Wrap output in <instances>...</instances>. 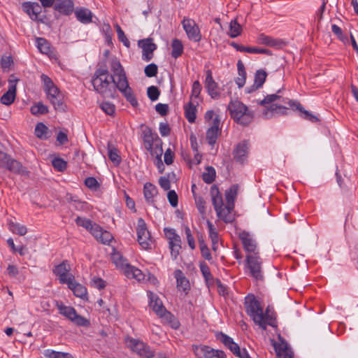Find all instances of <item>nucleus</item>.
<instances>
[{
  "label": "nucleus",
  "mask_w": 358,
  "mask_h": 358,
  "mask_svg": "<svg viewBox=\"0 0 358 358\" xmlns=\"http://www.w3.org/2000/svg\"><path fill=\"white\" fill-rule=\"evenodd\" d=\"M110 70L113 75L110 79L115 87L122 93L126 100L133 107L138 105V101L134 94L133 90L130 87L124 68L120 60L116 57H112L108 60Z\"/></svg>",
  "instance_id": "f257e3e1"
},
{
  "label": "nucleus",
  "mask_w": 358,
  "mask_h": 358,
  "mask_svg": "<svg viewBox=\"0 0 358 358\" xmlns=\"http://www.w3.org/2000/svg\"><path fill=\"white\" fill-rule=\"evenodd\" d=\"M281 91L282 90L280 89L277 91L276 94H268L259 102L261 106L264 107L262 112L264 118L271 119L275 115H287L289 108L286 105L288 106V104L282 101V99H286L287 98H283L279 94Z\"/></svg>",
  "instance_id": "f03ea898"
},
{
  "label": "nucleus",
  "mask_w": 358,
  "mask_h": 358,
  "mask_svg": "<svg viewBox=\"0 0 358 358\" xmlns=\"http://www.w3.org/2000/svg\"><path fill=\"white\" fill-rule=\"evenodd\" d=\"M231 118L238 124L247 126L251 123L254 119V112L250 110L241 101L238 100H231L227 108Z\"/></svg>",
  "instance_id": "7ed1b4c3"
},
{
  "label": "nucleus",
  "mask_w": 358,
  "mask_h": 358,
  "mask_svg": "<svg viewBox=\"0 0 358 358\" xmlns=\"http://www.w3.org/2000/svg\"><path fill=\"white\" fill-rule=\"evenodd\" d=\"M244 306L246 313L253 322L260 328H264L263 307L254 294H248L245 297Z\"/></svg>",
  "instance_id": "20e7f679"
},
{
  "label": "nucleus",
  "mask_w": 358,
  "mask_h": 358,
  "mask_svg": "<svg viewBox=\"0 0 358 358\" xmlns=\"http://www.w3.org/2000/svg\"><path fill=\"white\" fill-rule=\"evenodd\" d=\"M92 84L94 90L101 95L103 97L114 98L115 92V87H113L111 83H113L110 79V76H93L92 78Z\"/></svg>",
  "instance_id": "39448f33"
},
{
  "label": "nucleus",
  "mask_w": 358,
  "mask_h": 358,
  "mask_svg": "<svg viewBox=\"0 0 358 358\" xmlns=\"http://www.w3.org/2000/svg\"><path fill=\"white\" fill-rule=\"evenodd\" d=\"M210 196L213 206L217 213V216L225 223L231 222L233 221V218L231 215L227 214V211L224 210L225 206L223 203L222 194L217 185H213L211 186Z\"/></svg>",
  "instance_id": "423d86ee"
},
{
  "label": "nucleus",
  "mask_w": 358,
  "mask_h": 358,
  "mask_svg": "<svg viewBox=\"0 0 358 358\" xmlns=\"http://www.w3.org/2000/svg\"><path fill=\"white\" fill-rule=\"evenodd\" d=\"M262 259L258 255H247L245 266L250 271V275L257 280L263 279Z\"/></svg>",
  "instance_id": "0eeeda50"
},
{
  "label": "nucleus",
  "mask_w": 358,
  "mask_h": 358,
  "mask_svg": "<svg viewBox=\"0 0 358 358\" xmlns=\"http://www.w3.org/2000/svg\"><path fill=\"white\" fill-rule=\"evenodd\" d=\"M128 346L131 350L144 358H153L155 355V351L145 343L136 338H128L127 339Z\"/></svg>",
  "instance_id": "6e6552de"
},
{
  "label": "nucleus",
  "mask_w": 358,
  "mask_h": 358,
  "mask_svg": "<svg viewBox=\"0 0 358 358\" xmlns=\"http://www.w3.org/2000/svg\"><path fill=\"white\" fill-rule=\"evenodd\" d=\"M136 233L139 245L145 250L151 249L152 239L145 220L141 217L138 219Z\"/></svg>",
  "instance_id": "1a4fd4ad"
},
{
  "label": "nucleus",
  "mask_w": 358,
  "mask_h": 358,
  "mask_svg": "<svg viewBox=\"0 0 358 358\" xmlns=\"http://www.w3.org/2000/svg\"><path fill=\"white\" fill-rule=\"evenodd\" d=\"M193 352L196 358H225L222 350H215L206 345H192Z\"/></svg>",
  "instance_id": "9d476101"
},
{
  "label": "nucleus",
  "mask_w": 358,
  "mask_h": 358,
  "mask_svg": "<svg viewBox=\"0 0 358 358\" xmlns=\"http://www.w3.org/2000/svg\"><path fill=\"white\" fill-rule=\"evenodd\" d=\"M182 24L189 40L199 42L201 40V34L199 27L192 19L184 18Z\"/></svg>",
  "instance_id": "9b49d317"
},
{
  "label": "nucleus",
  "mask_w": 358,
  "mask_h": 358,
  "mask_svg": "<svg viewBox=\"0 0 358 358\" xmlns=\"http://www.w3.org/2000/svg\"><path fill=\"white\" fill-rule=\"evenodd\" d=\"M148 296L150 299V306L158 316L160 317H166V319H168V317H173V315L166 310L162 300L157 295L149 292Z\"/></svg>",
  "instance_id": "f8f14e48"
},
{
  "label": "nucleus",
  "mask_w": 358,
  "mask_h": 358,
  "mask_svg": "<svg viewBox=\"0 0 358 358\" xmlns=\"http://www.w3.org/2000/svg\"><path fill=\"white\" fill-rule=\"evenodd\" d=\"M70 266L67 261H63L53 269V273L59 277V282L62 284H71V280H73L74 275L69 273Z\"/></svg>",
  "instance_id": "ddd939ff"
},
{
  "label": "nucleus",
  "mask_w": 358,
  "mask_h": 358,
  "mask_svg": "<svg viewBox=\"0 0 358 358\" xmlns=\"http://www.w3.org/2000/svg\"><path fill=\"white\" fill-rule=\"evenodd\" d=\"M282 101L285 103H287L288 106H289L292 110H299L300 113L299 115L302 118L311 122H317L320 121L319 118L316 115L312 114L310 111L305 110L299 101L289 99H282Z\"/></svg>",
  "instance_id": "4468645a"
},
{
  "label": "nucleus",
  "mask_w": 358,
  "mask_h": 358,
  "mask_svg": "<svg viewBox=\"0 0 358 358\" xmlns=\"http://www.w3.org/2000/svg\"><path fill=\"white\" fill-rule=\"evenodd\" d=\"M152 38L138 41V45L142 49V59L145 62L150 61L153 57V52L157 49V45L152 42Z\"/></svg>",
  "instance_id": "2eb2a0df"
},
{
  "label": "nucleus",
  "mask_w": 358,
  "mask_h": 358,
  "mask_svg": "<svg viewBox=\"0 0 358 358\" xmlns=\"http://www.w3.org/2000/svg\"><path fill=\"white\" fill-rule=\"evenodd\" d=\"M249 148L250 143L248 140H244L238 143L232 153L234 160L240 164H243L247 159Z\"/></svg>",
  "instance_id": "dca6fc26"
},
{
  "label": "nucleus",
  "mask_w": 358,
  "mask_h": 358,
  "mask_svg": "<svg viewBox=\"0 0 358 358\" xmlns=\"http://www.w3.org/2000/svg\"><path fill=\"white\" fill-rule=\"evenodd\" d=\"M239 238L241 239L244 250L248 252V255H258L259 250L256 241L252 238L251 235L245 231H243L239 234Z\"/></svg>",
  "instance_id": "f3484780"
},
{
  "label": "nucleus",
  "mask_w": 358,
  "mask_h": 358,
  "mask_svg": "<svg viewBox=\"0 0 358 358\" xmlns=\"http://www.w3.org/2000/svg\"><path fill=\"white\" fill-rule=\"evenodd\" d=\"M143 141L145 148L149 152L152 151L155 143L158 142L162 143L157 134L153 133L152 129L148 127H146L145 129L143 130Z\"/></svg>",
  "instance_id": "a211bd4d"
},
{
  "label": "nucleus",
  "mask_w": 358,
  "mask_h": 358,
  "mask_svg": "<svg viewBox=\"0 0 358 358\" xmlns=\"http://www.w3.org/2000/svg\"><path fill=\"white\" fill-rule=\"evenodd\" d=\"M2 168L8 170L13 173L22 176H28L29 173L20 162L12 158L10 156L8 157V160Z\"/></svg>",
  "instance_id": "6ab92c4d"
},
{
  "label": "nucleus",
  "mask_w": 358,
  "mask_h": 358,
  "mask_svg": "<svg viewBox=\"0 0 358 358\" xmlns=\"http://www.w3.org/2000/svg\"><path fill=\"white\" fill-rule=\"evenodd\" d=\"M205 87L212 99H216L220 96V92L218 90V85L213 78L212 71L208 70L205 79Z\"/></svg>",
  "instance_id": "aec40b11"
},
{
  "label": "nucleus",
  "mask_w": 358,
  "mask_h": 358,
  "mask_svg": "<svg viewBox=\"0 0 358 358\" xmlns=\"http://www.w3.org/2000/svg\"><path fill=\"white\" fill-rule=\"evenodd\" d=\"M238 189V185H233L225 191L226 205L224 210L227 211V214L229 215H231V213L234 208V201L237 196Z\"/></svg>",
  "instance_id": "412c9836"
},
{
  "label": "nucleus",
  "mask_w": 358,
  "mask_h": 358,
  "mask_svg": "<svg viewBox=\"0 0 358 358\" xmlns=\"http://www.w3.org/2000/svg\"><path fill=\"white\" fill-rule=\"evenodd\" d=\"M273 347L278 358H293L294 354L285 341L280 343L273 342Z\"/></svg>",
  "instance_id": "4be33fe9"
},
{
  "label": "nucleus",
  "mask_w": 358,
  "mask_h": 358,
  "mask_svg": "<svg viewBox=\"0 0 358 358\" xmlns=\"http://www.w3.org/2000/svg\"><path fill=\"white\" fill-rule=\"evenodd\" d=\"M53 8L66 16H69L75 11L73 0H59L54 5Z\"/></svg>",
  "instance_id": "5701e85b"
},
{
  "label": "nucleus",
  "mask_w": 358,
  "mask_h": 358,
  "mask_svg": "<svg viewBox=\"0 0 358 358\" xmlns=\"http://www.w3.org/2000/svg\"><path fill=\"white\" fill-rule=\"evenodd\" d=\"M277 314L274 310V308L271 306H268L265 310L263 311V318L264 322V328H262L263 330H266L267 328V325H269L272 327H277Z\"/></svg>",
  "instance_id": "b1692460"
},
{
  "label": "nucleus",
  "mask_w": 358,
  "mask_h": 358,
  "mask_svg": "<svg viewBox=\"0 0 358 358\" xmlns=\"http://www.w3.org/2000/svg\"><path fill=\"white\" fill-rule=\"evenodd\" d=\"M174 277L176 279L177 289L183 291L187 294L190 289V284L189 280L185 276L184 273L180 269H176L174 271Z\"/></svg>",
  "instance_id": "393cba45"
},
{
  "label": "nucleus",
  "mask_w": 358,
  "mask_h": 358,
  "mask_svg": "<svg viewBox=\"0 0 358 358\" xmlns=\"http://www.w3.org/2000/svg\"><path fill=\"white\" fill-rule=\"evenodd\" d=\"M76 19L81 23L87 24L92 22L93 13L85 7H77L74 11Z\"/></svg>",
  "instance_id": "a878e982"
},
{
  "label": "nucleus",
  "mask_w": 358,
  "mask_h": 358,
  "mask_svg": "<svg viewBox=\"0 0 358 358\" xmlns=\"http://www.w3.org/2000/svg\"><path fill=\"white\" fill-rule=\"evenodd\" d=\"M257 42L259 44L276 48L281 47L282 45H285V42L282 40L274 38L264 34H262L258 36Z\"/></svg>",
  "instance_id": "bb28decb"
},
{
  "label": "nucleus",
  "mask_w": 358,
  "mask_h": 358,
  "mask_svg": "<svg viewBox=\"0 0 358 358\" xmlns=\"http://www.w3.org/2000/svg\"><path fill=\"white\" fill-rule=\"evenodd\" d=\"M143 194L145 201L148 203L152 204L155 201V196L158 194L157 187L150 182H147L144 185Z\"/></svg>",
  "instance_id": "cd10ccee"
},
{
  "label": "nucleus",
  "mask_w": 358,
  "mask_h": 358,
  "mask_svg": "<svg viewBox=\"0 0 358 358\" xmlns=\"http://www.w3.org/2000/svg\"><path fill=\"white\" fill-rule=\"evenodd\" d=\"M56 306L59 310V313L72 321L73 318L75 317L77 312L73 307L65 306L62 302L57 301Z\"/></svg>",
  "instance_id": "c85d7f7f"
},
{
  "label": "nucleus",
  "mask_w": 358,
  "mask_h": 358,
  "mask_svg": "<svg viewBox=\"0 0 358 358\" xmlns=\"http://www.w3.org/2000/svg\"><path fill=\"white\" fill-rule=\"evenodd\" d=\"M67 285L68 287L73 291L74 295L77 297L83 299L87 294L86 287L83 285L76 282L75 278L73 280H71V284H67Z\"/></svg>",
  "instance_id": "c756f323"
},
{
  "label": "nucleus",
  "mask_w": 358,
  "mask_h": 358,
  "mask_svg": "<svg viewBox=\"0 0 358 358\" xmlns=\"http://www.w3.org/2000/svg\"><path fill=\"white\" fill-rule=\"evenodd\" d=\"M237 69L238 76L236 78L235 83L239 88H241L245 85L246 80V71L241 60L238 61Z\"/></svg>",
  "instance_id": "7c9ffc66"
},
{
  "label": "nucleus",
  "mask_w": 358,
  "mask_h": 358,
  "mask_svg": "<svg viewBox=\"0 0 358 358\" xmlns=\"http://www.w3.org/2000/svg\"><path fill=\"white\" fill-rule=\"evenodd\" d=\"M124 272L125 275L129 278H134L138 281L144 278V275L142 271L130 264L127 265Z\"/></svg>",
  "instance_id": "2f4dec72"
},
{
  "label": "nucleus",
  "mask_w": 358,
  "mask_h": 358,
  "mask_svg": "<svg viewBox=\"0 0 358 358\" xmlns=\"http://www.w3.org/2000/svg\"><path fill=\"white\" fill-rule=\"evenodd\" d=\"M16 93V87L15 85H12L9 87L8 90L4 93L0 101L2 104L9 106L13 103L15 98Z\"/></svg>",
  "instance_id": "473e14b6"
},
{
  "label": "nucleus",
  "mask_w": 358,
  "mask_h": 358,
  "mask_svg": "<svg viewBox=\"0 0 358 358\" xmlns=\"http://www.w3.org/2000/svg\"><path fill=\"white\" fill-rule=\"evenodd\" d=\"M199 267L203 277L208 286L215 282V279L213 278L210 271V268L205 262H200Z\"/></svg>",
  "instance_id": "72a5a7b5"
},
{
  "label": "nucleus",
  "mask_w": 358,
  "mask_h": 358,
  "mask_svg": "<svg viewBox=\"0 0 358 358\" xmlns=\"http://www.w3.org/2000/svg\"><path fill=\"white\" fill-rule=\"evenodd\" d=\"M108 155L110 160L115 166H118L121 163V157L119 155L118 150L111 143L108 144Z\"/></svg>",
  "instance_id": "f704fd0d"
},
{
  "label": "nucleus",
  "mask_w": 358,
  "mask_h": 358,
  "mask_svg": "<svg viewBox=\"0 0 358 358\" xmlns=\"http://www.w3.org/2000/svg\"><path fill=\"white\" fill-rule=\"evenodd\" d=\"M36 43L37 48L41 53L48 55L51 52L50 43L45 38L37 37Z\"/></svg>",
  "instance_id": "c9c22d12"
},
{
  "label": "nucleus",
  "mask_w": 358,
  "mask_h": 358,
  "mask_svg": "<svg viewBox=\"0 0 358 358\" xmlns=\"http://www.w3.org/2000/svg\"><path fill=\"white\" fill-rule=\"evenodd\" d=\"M196 107L192 102L185 106V115L190 123H194L196 117Z\"/></svg>",
  "instance_id": "e433bc0d"
},
{
  "label": "nucleus",
  "mask_w": 358,
  "mask_h": 358,
  "mask_svg": "<svg viewBox=\"0 0 358 358\" xmlns=\"http://www.w3.org/2000/svg\"><path fill=\"white\" fill-rule=\"evenodd\" d=\"M171 48V56L175 59H177L183 53V45L181 41L178 38H175L172 41Z\"/></svg>",
  "instance_id": "4c0bfd02"
},
{
  "label": "nucleus",
  "mask_w": 358,
  "mask_h": 358,
  "mask_svg": "<svg viewBox=\"0 0 358 358\" xmlns=\"http://www.w3.org/2000/svg\"><path fill=\"white\" fill-rule=\"evenodd\" d=\"M242 32V27L237 22L236 19L232 20L229 23V36L231 38H236L240 36Z\"/></svg>",
  "instance_id": "58836bf2"
},
{
  "label": "nucleus",
  "mask_w": 358,
  "mask_h": 358,
  "mask_svg": "<svg viewBox=\"0 0 358 358\" xmlns=\"http://www.w3.org/2000/svg\"><path fill=\"white\" fill-rule=\"evenodd\" d=\"M215 169L213 166H208L202 174V179L206 183L210 184L215 180Z\"/></svg>",
  "instance_id": "ea45409f"
},
{
  "label": "nucleus",
  "mask_w": 358,
  "mask_h": 358,
  "mask_svg": "<svg viewBox=\"0 0 358 358\" xmlns=\"http://www.w3.org/2000/svg\"><path fill=\"white\" fill-rule=\"evenodd\" d=\"M111 258L113 262L116 265V266L120 267L124 270L125 269V267H127V265H129L127 259H125L120 252H114L112 255Z\"/></svg>",
  "instance_id": "a19ab883"
},
{
  "label": "nucleus",
  "mask_w": 358,
  "mask_h": 358,
  "mask_svg": "<svg viewBox=\"0 0 358 358\" xmlns=\"http://www.w3.org/2000/svg\"><path fill=\"white\" fill-rule=\"evenodd\" d=\"M220 130L208 128L206 131V141L213 148L216 143Z\"/></svg>",
  "instance_id": "79ce46f5"
},
{
  "label": "nucleus",
  "mask_w": 358,
  "mask_h": 358,
  "mask_svg": "<svg viewBox=\"0 0 358 358\" xmlns=\"http://www.w3.org/2000/svg\"><path fill=\"white\" fill-rule=\"evenodd\" d=\"M43 355L47 358H73L68 352H57L50 349L45 350Z\"/></svg>",
  "instance_id": "37998d69"
},
{
  "label": "nucleus",
  "mask_w": 358,
  "mask_h": 358,
  "mask_svg": "<svg viewBox=\"0 0 358 358\" xmlns=\"http://www.w3.org/2000/svg\"><path fill=\"white\" fill-rule=\"evenodd\" d=\"M9 229L13 233L20 236H24L27 232V229L24 225L13 222L9 223Z\"/></svg>",
  "instance_id": "c03bdc74"
},
{
  "label": "nucleus",
  "mask_w": 358,
  "mask_h": 358,
  "mask_svg": "<svg viewBox=\"0 0 358 358\" xmlns=\"http://www.w3.org/2000/svg\"><path fill=\"white\" fill-rule=\"evenodd\" d=\"M50 103L54 106V108L57 110L59 111H65L66 110V105L63 101V98L62 94H58L55 98H52L49 99Z\"/></svg>",
  "instance_id": "a18cd8bd"
},
{
  "label": "nucleus",
  "mask_w": 358,
  "mask_h": 358,
  "mask_svg": "<svg viewBox=\"0 0 358 358\" xmlns=\"http://www.w3.org/2000/svg\"><path fill=\"white\" fill-rule=\"evenodd\" d=\"M31 113L34 115H45L48 113V108L41 102H38L31 107Z\"/></svg>",
  "instance_id": "49530a36"
},
{
  "label": "nucleus",
  "mask_w": 358,
  "mask_h": 358,
  "mask_svg": "<svg viewBox=\"0 0 358 358\" xmlns=\"http://www.w3.org/2000/svg\"><path fill=\"white\" fill-rule=\"evenodd\" d=\"M267 77L266 72L263 69L257 70L255 73L254 83L257 87H262Z\"/></svg>",
  "instance_id": "de8ad7c7"
},
{
  "label": "nucleus",
  "mask_w": 358,
  "mask_h": 358,
  "mask_svg": "<svg viewBox=\"0 0 358 358\" xmlns=\"http://www.w3.org/2000/svg\"><path fill=\"white\" fill-rule=\"evenodd\" d=\"M101 109L107 115L113 116L115 113V106L110 101H103L99 105Z\"/></svg>",
  "instance_id": "09e8293b"
},
{
  "label": "nucleus",
  "mask_w": 358,
  "mask_h": 358,
  "mask_svg": "<svg viewBox=\"0 0 358 358\" xmlns=\"http://www.w3.org/2000/svg\"><path fill=\"white\" fill-rule=\"evenodd\" d=\"M52 164L58 171H64L67 167V162L61 157H55L52 160Z\"/></svg>",
  "instance_id": "8fccbe9b"
},
{
  "label": "nucleus",
  "mask_w": 358,
  "mask_h": 358,
  "mask_svg": "<svg viewBox=\"0 0 358 358\" xmlns=\"http://www.w3.org/2000/svg\"><path fill=\"white\" fill-rule=\"evenodd\" d=\"M109 71L108 69V66L106 64V60H103L99 63L98 67L96 69L94 76H108Z\"/></svg>",
  "instance_id": "3c124183"
},
{
  "label": "nucleus",
  "mask_w": 358,
  "mask_h": 358,
  "mask_svg": "<svg viewBox=\"0 0 358 358\" xmlns=\"http://www.w3.org/2000/svg\"><path fill=\"white\" fill-rule=\"evenodd\" d=\"M71 322L79 327H88L90 326V320L78 313H76L75 317L73 318Z\"/></svg>",
  "instance_id": "603ef678"
},
{
  "label": "nucleus",
  "mask_w": 358,
  "mask_h": 358,
  "mask_svg": "<svg viewBox=\"0 0 358 358\" xmlns=\"http://www.w3.org/2000/svg\"><path fill=\"white\" fill-rule=\"evenodd\" d=\"M194 201L196 203V206L199 210V212L204 215L206 213V201L201 196H198L194 195Z\"/></svg>",
  "instance_id": "864d4df0"
},
{
  "label": "nucleus",
  "mask_w": 358,
  "mask_h": 358,
  "mask_svg": "<svg viewBox=\"0 0 358 358\" xmlns=\"http://www.w3.org/2000/svg\"><path fill=\"white\" fill-rule=\"evenodd\" d=\"M144 72L147 77H155L158 73V67L157 64L151 63L145 66Z\"/></svg>",
  "instance_id": "5fc2aeb1"
},
{
  "label": "nucleus",
  "mask_w": 358,
  "mask_h": 358,
  "mask_svg": "<svg viewBox=\"0 0 358 358\" xmlns=\"http://www.w3.org/2000/svg\"><path fill=\"white\" fill-rule=\"evenodd\" d=\"M22 9L32 20V17H34V6L33 2L26 1L22 3Z\"/></svg>",
  "instance_id": "6e6d98bb"
},
{
  "label": "nucleus",
  "mask_w": 358,
  "mask_h": 358,
  "mask_svg": "<svg viewBox=\"0 0 358 358\" xmlns=\"http://www.w3.org/2000/svg\"><path fill=\"white\" fill-rule=\"evenodd\" d=\"M48 132V128L43 123L38 122L35 127V134L38 138H43Z\"/></svg>",
  "instance_id": "4d7b16f0"
},
{
  "label": "nucleus",
  "mask_w": 358,
  "mask_h": 358,
  "mask_svg": "<svg viewBox=\"0 0 358 358\" xmlns=\"http://www.w3.org/2000/svg\"><path fill=\"white\" fill-rule=\"evenodd\" d=\"M13 64L11 56L3 55L1 59V66L3 71H8Z\"/></svg>",
  "instance_id": "13d9d810"
},
{
  "label": "nucleus",
  "mask_w": 358,
  "mask_h": 358,
  "mask_svg": "<svg viewBox=\"0 0 358 358\" xmlns=\"http://www.w3.org/2000/svg\"><path fill=\"white\" fill-rule=\"evenodd\" d=\"M89 231L96 240H99L103 234V229L96 223H92Z\"/></svg>",
  "instance_id": "bf43d9fd"
},
{
  "label": "nucleus",
  "mask_w": 358,
  "mask_h": 358,
  "mask_svg": "<svg viewBox=\"0 0 358 358\" xmlns=\"http://www.w3.org/2000/svg\"><path fill=\"white\" fill-rule=\"evenodd\" d=\"M147 94L151 101H156L159 96L160 91L158 87L155 86H150L147 90Z\"/></svg>",
  "instance_id": "052dcab7"
},
{
  "label": "nucleus",
  "mask_w": 358,
  "mask_h": 358,
  "mask_svg": "<svg viewBox=\"0 0 358 358\" xmlns=\"http://www.w3.org/2000/svg\"><path fill=\"white\" fill-rule=\"evenodd\" d=\"M216 338L217 340L222 342L227 348L230 345L233 344L234 342L233 339L231 337H229V336L226 335L222 332L218 333L216 335Z\"/></svg>",
  "instance_id": "680f3d73"
},
{
  "label": "nucleus",
  "mask_w": 358,
  "mask_h": 358,
  "mask_svg": "<svg viewBox=\"0 0 358 358\" xmlns=\"http://www.w3.org/2000/svg\"><path fill=\"white\" fill-rule=\"evenodd\" d=\"M117 37L120 41H121L126 47L129 48L130 42L124 34V32L121 27L117 24L116 26Z\"/></svg>",
  "instance_id": "e2e57ef3"
},
{
  "label": "nucleus",
  "mask_w": 358,
  "mask_h": 358,
  "mask_svg": "<svg viewBox=\"0 0 358 358\" xmlns=\"http://www.w3.org/2000/svg\"><path fill=\"white\" fill-rule=\"evenodd\" d=\"M75 222L78 226L83 227L87 230H89L93 223L90 220L81 217H77Z\"/></svg>",
  "instance_id": "0e129e2a"
},
{
  "label": "nucleus",
  "mask_w": 358,
  "mask_h": 358,
  "mask_svg": "<svg viewBox=\"0 0 358 358\" xmlns=\"http://www.w3.org/2000/svg\"><path fill=\"white\" fill-rule=\"evenodd\" d=\"M85 185L90 189L96 190L100 185L94 177H88L85 180Z\"/></svg>",
  "instance_id": "69168bd1"
},
{
  "label": "nucleus",
  "mask_w": 358,
  "mask_h": 358,
  "mask_svg": "<svg viewBox=\"0 0 358 358\" xmlns=\"http://www.w3.org/2000/svg\"><path fill=\"white\" fill-rule=\"evenodd\" d=\"M185 234L187 236V241L189 248L192 250H194L195 247H196L194 238L193 237V236L191 233V230L188 226H186L185 227Z\"/></svg>",
  "instance_id": "338daca9"
},
{
  "label": "nucleus",
  "mask_w": 358,
  "mask_h": 358,
  "mask_svg": "<svg viewBox=\"0 0 358 358\" xmlns=\"http://www.w3.org/2000/svg\"><path fill=\"white\" fill-rule=\"evenodd\" d=\"M168 200L173 207H176L178 203V197L174 190H170L167 194Z\"/></svg>",
  "instance_id": "774afa93"
}]
</instances>
